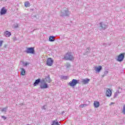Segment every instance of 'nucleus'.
I'll list each match as a JSON object with an SVG mask.
<instances>
[{"instance_id":"obj_1","label":"nucleus","mask_w":125,"mask_h":125,"mask_svg":"<svg viewBox=\"0 0 125 125\" xmlns=\"http://www.w3.org/2000/svg\"><path fill=\"white\" fill-rule=\"evenodd\" d=\"M70 12L69 10L67 8H65L63 10H62L60 16L62 17H64L65 16H69L70 15Z\"/></svg>"},{"instance_id":"obj_2","label":"nucleus","mask_w":125,"mask_h":125,"mask_svg":"<svg viewBox=\"0 0 125 125\" xmlns=\"http://www.w3.org/2000/svg\"><path fill=\"white\" fill-rule=\"evenodd\" d=\"M64 59L65 60H73L74 59V57L73 56V55H72V53H67L63 57Z\"/></svg>"},{"instance_id":"obj_3","label":"nucleus","mask_w":125,"mask_h":125,"mask_svg":"<svg viewBox=\"0 0 125 125\" xmlns=\"http://www.w3.org/2000/svg\"><path fill=\"white\" fill-rule=\"evenodd\" d=\"M78 83H80V80H77L76 79H73L72 81H70L68 84L70 86H75L78 84Z\"/></svg>"},{"instance_id":"obj_4","label":"nucleus","mask_w":125,"mask_h":125,"mask_svg":"<svg viewBox=\"0 0 125 125\" xmlns=\"http://www.w3.org/2000/svg\"><path fill=\"white\" fill-rule=\"evenodd\" d=\"M125 59V53L120 54L117 58V61L119 62H122Z\"/></svg>"},{"instance_id":"obj_5","label":"nucleus","mask_w":125,"mask_h":125,"mask_svg":"<svg viewBox=\"0 0 125 125\" xmlns=\"http://www.w3.org/2000/svg\"><path fill=\"white\" fill-rule=\"evenodd\" d=\"M25 52L27 54L31 53V54H35V50L33 47L27 48Z\"/></svg>"},{"instance_id":"obj_6","label":"nucleus","mask_w":125,"mask_h":125,"mask_svg":"<svg viewBox=\"0 0 125 125\" xmlns=\"http://www.w3.org/2000/svg\"><path fill=\"white\" fill-rule=\"evenodd\" d=\"M52 64H53V60H52V59L50 58H48L46 62L47 66H52Z\"/></svg>"},{"instance_id":"obj_7","label":"nucleus","mask_w":125,"mask_h":125,"mask_svg":"<svg viewBox=\"0 0 125 125\" xmlns=\"http://www.w3.org/2000/svg\"><path fill=\"white\" fill-rule=\"evenodd\" d=\"M40 88L41 89H45L48 88V85L46 83H43L40 85Z\"/></svg>"},{"instance_id":"obj_8","label":"nucleus","mask_w":125,"mask_h":125,"mask_svg":"<svg viewBox=\"0 0 125 125\" xmlns=\"http://www.w3.org/2000/svg\"><path fill=\"white\" fill-rule=\"evenodd\" d=\"M100 26L102 30H105V29H107V25L105 24L104 22H100Z\"/></svg>"},{"instance_id":"obj_9","label":"nucleus","mask_w":125,"mask_h":125,"mask_svg":"<svg viewBox=\"0 0 125 125\" xmlns=\"http://www.w3.org/2000/svg\"><path fill=\"white\" fill-rule=\"evenodd\" d=\"M106 95L107 97H110L112 95V91L109 89L107 88L106 90Z\"/></svg>"},{"instance_id":"obj_10","label":"nucleus","mask_w":125,"mask_h":125,"mask_svg":"<svg viewBox=\"0 0 125 125\" xmlns=\"http://www.w3.org/2000/svg\"><path fill=\"white\" fill-rule=\"evenodd\" d=\"M4 35L6 37V38H9L11 36V32L8 31H5L4 32Z\"/></svg>"},{"instance_id":"obj_11","label":"nucleus","mask_w":125,"mask_h":125,"mask_svg":"<svg viewBox=\"0 0 125 125\" xmlns=\"http://www.w3.org/2000/svg\"><path fill=\"white\" fill-rule=\"evenodd\" d=\"M81 81L84 84H86L88 83H89L90 80L89 79L86 78L85 79H82Z\"/></svg>"},{"instance_id":"obj_12","label":"nucleus","mask_w":125,"mask_h":125,"mask_svg":"<svg viewBox=\"0 0 125 125\" xmlns=\"http://www.w3.org/2000/svg\"><path fill=\"white\" fill-rule=\"evenodd\" d=\"M101 70H102V67L100 65L98 67H95V71H96V72H98V73H99Z\"/></svg>"},{"instance_id":"obj_13","label":"nucleus","mask_w":125,"mask_h":125,"mask_svg":"<svg viewBox=\"0 0 125 125\" xmlns=\"http://www.w3.org/2000/svg\"><path fill=\"white\" fill-rule=\"evenodd\" d=\"M99 105H100V104L99 103V102L95 101L94 102V106L95 108H98L99 107Z\"/></svg>"},{"instance_id":"obj_14","label":"nucleus","mask_w":125,"mask_h":125,"mask_svg":"<svg viewBox=\"0 0 125 125\" xmlns=\"http://www.w3.org/2000/svg\"><path fill=\"white\" fill-rule=\"evenodd\" d=\"M41 83V79H38L35 81L33 85L34 86H37V85H38V84H39V83Z\"/></svg>"},{"instance_id":"obj_15","label":"nucleus","mask_w":125,"mask_h":125,"mask_svg":"<svg viewBox=\"0 0 125 125\" xmlns=\"http://www.w3.org/2000/svg\"><path fill=\"white\" fill-rule=\"evenodd\" d=\"M7 11L6 10L4 9V8H2L0 11V15H4L5 13H6Z\"/></svg>"},{"instance_id":"obj_16","label":"nucleus","mask_w":125,"mask_h":125,"mask_svg":"<svg viewBox=\"0 0 125 125\" xmlns=\"http://www.w3.org/2000/svg\"><path fill=\"white\" fill-rule=\"evenodd\" d=\"M54 38H55V37L53 36H49V42H54V41H55V39H54Z\"/></svg>"},{"instance_id":"obj_17","label":"nucleus","mask_w":125,"mask_h":125,"mask_svg":"<svg viewBox=\"0 0 125 125\" xmlns=\"http://www.w3.org/2000/svg\"><path fill=\"white\" fill-rule=\"evenodd\" d=\"M45 81L47 83H51V79H50V77L49 76L46 77L45 78Z\"/></svg>"},{"instance_id":"obj_18","label":"nucleus","mask_w":125,"mask_h":125,"mask_svg":"<svg viewBox=\"0 0 125 125\" xmlns=\"http://www.w3.org/2000/svg\"><path fill=\"white\" fill-rule=\"evenodd\" d=\"M21 75H22V76H25V75L26 74V71L25 70V69L21 68Z\"/></svg>"},{"instance_id":"obj_19","label":"nucleus","mask_w":125,"mask_h":125,"mask_svg":"<svg viewBox=\"0 0 125 125\" xmlns=\"http://www.w3.org/2000/svg\"><path fill=\"white\" fill-rule=\"evenodd\" d=\"M51 125H60L59 124V123L58 122V121H57V120H54L53 121L52 124Z\"/></svg>"},{"instance_id":"obj_20","label":"nucleus","mask_w":125,"mask_h":125,"mask_svg":"<svg viewBox=\"0 0 125 125\" xmlns=\"http://www.w3.org/2000/svg\"><path fill=\"white\" fill-rule=\"evenodd\" d=\"M24 6L25 7H30V2L29 1H27L24 2Z\"/></svg>"},{"instance_id":"obj_21","label":"nucleus","mask_w":125,"mask_h":125,"mask_svg":"<svg viewBox=\"0 0 125 125\" xmlns=\"http://www.w3.org/2000/svg\"><path fill=\"white\" fill-rule=\"evenodd\" d=\"M120 93H121L120 92V91H119V90L117 91L114 94V98H116V97H117L119 95V94H120Z\"/></svg>"},{"instance_id":"obj_22","label":"nucleus","mask_w":125,"mask_h":125,"mask_svg":"<svg viewBox=\"0 0 125 125\" xmlns=\"http://www.w3.org/2000/svg\"><path fill=\"white\" fill-rule=\"evenodd\" d=\"M61 78L62 80H67L68 79V77L66 76H64V75H61Z\"/></svg>"},{"instance_id":"obj_23","label":"nucleus","mask_w":125,"mask_h":125,"mask_svg":"<svg viewBox=\"0 0 125 125\" xmlns=\"http://www.w3.org/2000/svg\"><path fill=\"white\" fill-rule=\"evenodd\" d=\"M87 106V104H82L79 105V107L80 108H84V107H86Z\"/></svg>"},{"instance_id":"obj_24","label":"nucleus","mask_w":125,"mask_h":125,"mask_svg":"<svg viewBox=\"0 0 125 125\" xmlns=\"http://www.w3.org/2000/svg\"><path fill=\"white\" fill-rule=\"evenodd\" d=\"M8 108V107L7 106L6 107H4V108L1 109V112H6Z\"/></svg>"},{"instance_id":"obj_25","label":"nucleus","mask_w":125,"mask_h":125,"mask_svg":"<svg viewBox=\"0 0 125 125\" xmlns=\"http://www.w3.org/2000/svg\"><path fill=\"white\" fill-rule=\"evenodd\" d=\"M108 71L106 70L104 72V75H103V77H105V76H107L108 75Z\"/></svg>"},{"instance_id":"obj_26","label":"nucleus","mask_w":125,"mask_h":125,"mask_svg":"<svg viewBox=\"0 0 125 125\" xmlns=\"http://www.w3.org/2000/svg\"><path fill=\"white\" fill-rule=\"evenodd\" d=\"M122 113L125 115V105H124L123 106V110H122Z\"/></svg>"},{"instance_id":"obj_27","label":"nucleus","mask_w":125,"mask_h":125,"mask_svg":"<svg viewBox=\"0 0 125 125\" xmlns=\"http://www.w3.org/2000/svg\"><path fill=\"white\" fill-rule=\"evenodd\" d=\"M13 28H14V29H16V28H18V24H14L13 26Z\"/></svg>"},{"instance_id":"obj_28","label":"nucleus","mask_w":125,"mask_h":125,"mask_svg":"<svg viewBox=\"0 0 125 125\" xmlns=\"http://www.w3.org/2000/svg\"><path fill=\"white\" fill-rule=\"evenodd\" d=\"M66 68H70L71 67V64L69 63H67L66 65Z\"/></svg>"},{"instance_id":"obj_29","label":"nucleus","mask_w":125,"mask_h":125,"mask_svg":"<svg viewBox=\"0 0 125 125\" xmlns=\"http://www.w3.org/2000/svg\"><path fill=\"white\" fill-rule=\"evenodd\" d=\"M1 118L2 119H3L4 121H5V120H6V119H7V118L4 116H2Z\"/></svg>"},{"instance_id":"obj_30","label":"nucleus","mask_w":125,"mask_h":125,"mask_svg":"<svg viewBox=\"0 0 125 125\" xmlns=\"http://www.w3.org/2000/svg\"><path fill=\"white\" fill-rule=\"evenodd\" d=\"M2 43H3V41H0V47L2 45Z\"/></svg>"},{"instance_id":"obj_31","label":"nucleus","mask_w":125,"mask_h":125,"mask_svg":"<svg viewBox=\"0 0 125 125\" xmlns=\"http://www.w3.org/2000/svg\"><path fill=\"white\" fill-rule=\"evenodd\" d=\"M23 64L24 66H27L28 64H29V63H28L27 62H23Z\"/></svg>"},{"instance_id":"obj_32","label":"nucleus","mask_w":125,"mask_h":125,"mask_svg":"<svg viewBox=\"0 0 125 125\" xmlns=\"http://www.w3.org/2000/svg\"><path fill=\"white\" fill-rule=\"evenodd\" d=\"M42 110H45V105H43L42 107Z\"/></svg>"},{"instance_id":"obj_33","label":"nucleus","mask_w":125,"mask_h":125,"mask_svg":"<svg viewBox=\"0 0 125 125\" xmlns=\"http://www.w3.org/2000/svg\"><path fill=\"white\" fill-rule=\"evenodd\" d=\"M13 39H14V42H15L16 41H17V38H16V37H14L13 38Z\"/></svg>"},{"instance_id":"obj_34","label":"nucleus","mask_w":125,"mask_h":125,"mask_svg":"<svg viewBox=\"0 0 125 125\" xmlns=\"http://www.w3.org/2000/svg\"><path fill=\"white\" fill-rule=\"evenodd\" d=\"M86 50H87V52H88V51H89V50H90V48H87L86 49Z\"/></svg>"},{"instance_id":"obj_35","label":"nucleus","mask_w":125,"mask_h":125,"mask_svg":"<svg viewBox=\"0 0 125 125\" xmlns=\"http://www.w3.org/2000/svg\"><path fill=\"white\" fill-rule=\"evenodd\" d=\"M104 46H107V44H106V43H104Z\"/></svg>"},{"instance_id":"obj_36","label":"nucleus","mask_w":125,"mask_h":125,"mask_svg":"<svg viewBox=\"0 0 125 125\" xmlns=\"http://www.w3.org/2000/svg\"><path fill=\"white\" fill-rule=\"evenodd\" d=\"M114 104V103H111L110 105H113Z\"/></svg>"},{"instance_id":"obj_37","label":"nucleus","mask_w":125,"mask_h":125,"mask_svg":"<svg viewBox=\"0 0 125 125\" xmlns=\"http://www.w3.org/2000/svg\"><path fill=\"white\" fill-rule=\"evenodd\" d=\"M30 125V124H28V125Z\"/></svg>"}]
</instances>
